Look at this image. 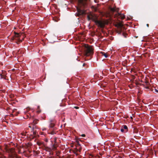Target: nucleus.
<instances>
[{"instance_id": "nucleus-1", "label": "nucleus", "mask_w": 158, "mask_h": 158, "mask_svg": "<svg viewBox=\"0 0 158 158\" xmlns=\"http://www.w3.org/2000/svg\"><path fill=\"white\" fill-rule=\"evenodd\" d=\"M4 149L8 153V157H7L2 154L0 153V158H18V156L14 148H10L8 146L6 145Z\"/></svg>"}, {"instance_id": "nucleus-2", "label": "nucleus", "mask_w": 158, "mask_h": 158, "mask_svg": "<svg viewBox=\"0 0 158 158\" xmlns=\"http://www.w3.org/2000/svg\"><path fill=\"white\" fill-rule=\"evenodd\" d=\"M94 49L92 46L86 45L85 46V55L86 56H90L93 54Z\"/></svg>"}, {"instance_id": "nucleus-3", "label": "nucleus", "mask_w": 158, "mask_h": 158, "mask_svg": "<svg viewBox=\"0 0 158 158\" xmlns=\"http://www.w3.org/2000/svg\"><path fill=\"white\" fill-rule=\"evenodd\" d=\"M94 22L97 26L101 28L104 27L105 25L108 23V21L107 20L104 19H96L94 20Z\"/></svg>"}, {"instance_id": "nucleus-4", "label": "nucleus", "mask_w": 158, "mask_h": 158, "mask_svg": "<svg viewBox=\"0 0 158 158\" xmlns=\"http://www.w3.org/2000/svg\"><path fill=\"white\" fill-rule=\"evenodd\" d=\"M23 35L22 34H19L18 33H15V37L16 38V40H17L19 42H22L23 39Z\"/></svg>"}, {"instance_id": "nucleus-5", "label": "nucleus", "mask_w": 158, "mask_h": 158, "mask_svg": "<svg viewBox=\"0 0 158 158\" xmlns=\"http://www.w3.org/2000/svg\"><path fill=\"white\" fill-rule=\"evenodd\" d=\"M32 132L33 133L30 135V138L31 139H33L35 137H37L38 136L36 131L34 130V126L32 127L31 132Z\"/></svg>"}, {"instance_id": "nucleus-6", "label": "nucleus", "mask_w": 158, "mask_h": 158, "mask_svg": "<svg viewBox=\"0 0 158 158\" xmlns=\"http://www.w3.org/2000/svg\"><path fill=\"white\" fill-rule=\"evenodd\" d=\"M87 0H78L79 6L80 7L82 6H85Z\"/></svg>"}, {"instance_id": "nucleus-7", "label": "nucleus", "mask_w": 158, "mask_h": 158, "mask_svg": "<svg viewBox=\"0 0 158 158\" xmlns=\"http://www.w3.org/2000/svg\"><path fill=\"white\" fill-rule=\"evenodd\" d=\"M76 150L77 151H79L80 152H81V149L82 148L81 146V144H80L79 142V141L77 140L76 141Z\"/></svg>"}, {"instance_id": "nucleus-8", "label": "nucleus", "mask_w": 158, "mask_h": 158, "mask_svg": "<svg viewBox=\"0 0 158 158\" xmlns=\"http://www.w3.org/2000/svg\"><path fill=\"white\" fill-rule=\"evenodd\" d=\"M43 149L44 150H45L46 151H47V152H50V155H53V153L51 152L52 151L50 148H49V147H47V146H45L44 145L43 147Z\"/></svg>"}, {"instance_id": "nucleus-9", "label": "nucleus", "mask_w": 158, "mask_h": 158, "mask_svg": "<svg viewBox=\"0 0 158 158\" xmlns=\"http://www.w3.org/2000/svg\"><path fill=\"white\" fill-rule=\"evenodd\" d=\"M57 147V143H54V144H53L52 143L51 144L50 148L52 151H54L56 150Z\"/></svg>"}, {"instance_id": "nucleus-10", "label": "nucleus", "mask_w": 158, "mask_h": 158, "mask_svg": "<svg viewBox=\"0 0 158 158\" xmlns=\"http://www.w3.org/2000/svg\"><path fill=\"white\" fill-rule=\"evenodd\" d=\"M77 10L80 15L83 14L85 13V11L84 10H81L78 8H77Z\"/></svg>"}, {"instance_id": "nucleus-11", "label": "nucleus", "mask_w": 158, "mask_h": 158, "mask_svg": "<svg viewBox=\"0 0 158 158\" xmlns=\"http://www.w3.org/2000/svg\"><path fill=\"white\" fill-rule=\"evenodd\" d=\"M50 125H49V127L50 128H53L55 124L53 123V121L52 120H50Z\"/></svg>"}, {"instance_id": "nucleus-12", "label": "nucleus", "mask_w": 158, "mask_h": 158, "mask_svg": "<svg viewBox=\"0 0 158 158\" xmlns=\"http://www.w3.org/2000/svg\"><path fill=\"white\" fill-rule=\"evenodd\" d=\"M118 14L119 18H120L121 19H123L125 18V16L124 15L119 13Z\"/></svg>"}, {"instance_id": "nucleus-13", "label": "nucleus", "mask_w": 158, "mask_h": 158, "mask_svg": "<svg viewBox=\"0 0 158 158\" xmlns=\"http://www.w3.org/2000/svg\"><path fill=\"white\" fill-rule=\"evenodd\" d=\"M38 121L39 120H38L35 119L33 121V123L32 124L34 125L37 124L38 123Z\"/></svg>"}, {"instance_id": "nucleus-14", "label": "nucleus", "mask_w": 158, "mask_h": 158, "mask_svg": "<svg viewBox=\"0 0 158 158\" xmlns=\"http://www.w3.org/2000/svg\"><path fill=\"white\" fill-rule=\"evenodd\" d=\"M26 132H21L20 134V135H21V137L22 138H23V136H25L26 135Z\"/></svg>"}, {"instance_id": "nucleus-15", "label": "nucleus", "mask_w": 158, "mask_h": 158, "mask_svg": "<svg viewBox=\"0 0 158 158\" xmlns=\"http://www.w3.org/2000/svg\"><path fill=\"white\" fill-rule=\"evenodd\" d=\"M101 53L103 55L105 58H107L108 56L107 55V54L105 53H104V52H101Z\"/></svg>"}, {"instance_id": "nucleus-16", "label": "nucleus", "mask_w": 158, "mask_h": 158, "mask_svg": "<svg viewBox=\"0 0 158 158\" xmlns=\"http://www.w3.org/2000/svg\"><path fill=\"white\" fill-rule=\"evenodd\" d=\"M123 129L127 130V131H126V132H127L128 131V128H127V126L125 125H124L123 126Z\"/></svg>"}, {"instance_id": "nucleus-17", "label": "nucleus", "mask_w": 158, "mask_h": 158, "mask_svg": "<svg viewBox=\"0 0 158 158\" xmlns=\"http://www.w3.org/2000/svg\"><path fill=\"white\" fill-rule=\"evenodd\" d=\"M2 73L3 74H3L2 73H0V75L1 76V77H2V76H3L5 75V73L4 72H5V70H2Z\"/></svg>"}, {"instance_id": "nucleus-18", "label": "nucleus", "mask_w": 158, "mask_h": 158, "mask_svg": "<svg viewBox=\"0 0 158 158\" xmlns=\"http://www.w3.org/2000/svg\"><path fill=\"white\" fill-rule=\"evenodd\" d=\"M37 144L39 146H41L43 144V143L40 142H37Z\"/></svg>"}, {"instance_id": "nucleus-19", "label": "nucleus", "mask_w": 158, "mask_h": 158, "mask_svg": "<svg viewBox=\"0 0 158 158\" xmlns=\"http://www.w3.org/2000/svg\"><path fill=\"white\" fill-rule=\"evenodd\" d=\"M135 70H130V72L131 73H132V72H134V73H135Z\"/></svg>"}, {"instance_id": "nucleus-20", "label": "nucleus", "mask_w": 158, "mask_h": 158, "mask_svg": "<svg viewBox=\"0 0 158 158\" xmlns=\"http://www.w3.org/2000/svg\"><path fill=\"white\" fill-rule=\"evenodd\" d=\"M56 139H57L55 137L54 138V142H55L54 143H57Z\"/></svg>"}, {"instance_id": "nucleus-21", "label": "nucleus", "mask_w": 158, "mask_h": 158, "mask_svg": "<svg viewBox=\"0 0 158 158\" xmlns=\"http://www.w3.org/2000/svg\"><path fill=\"white\" fill-rule=\"evenodd\" d=\"M135 78V77L134 75H132L131 78H132L133 79H134Z\"/></svg>"}, {"instance_id": "nucleus-22", "label": "nucleus", "mask_w": 158, "mask_h": 158, "mask_svg": "<svg viewBox=\"0 0 158 158\" xmlns=\"http://www.w3.org/2000/svg\"><path fill=\"white\" fill-rule=\"evenodd\" d=\"M31 115L30 114L29 115L28 114H27L26 115V116H27V118H26V119H27L28 118H29V116H30Z\"/></svg>"}, {"instance_id": "nucleus-23", "label": "nucleus", "mask_w": 158, "mask_h": 158, "mask_svg": "<svg viewBox=\"0 0 158 158\" xmlns=\"http://www.w3.org/2000/svg\"><path fill=\"white\" fill-rule=\"evenodd\" d=\"M111 10L113 11H114L115 10V9L114 8H112Z\"/></svg>"}, {"instance_id": "nucleus-24", "label": "nucleus", "mask_w": 158, "mask_h": 158, "mask_svg": "<svg viewBox=\"0 0 158 158\" xmlns=\"http://www.w3.org/2000/svg\"><path fill=\"white\" fill-rule=\"evenodd\" d=\"M145 83L147 84V85H148L149 84V82L148 81H145Z\"/></svg>"}, {"instance_id": "nucleus-25", "label": "nucleus", "mask_w": 158, "mask_h": 158, "mask_svg": "<svg viewBox=\"0 0 158 158\" xmlns=\"http://www.w3.org/2000/svg\"><path fill=\"white\" fill-rule=\"evenodd\" d=\"M118 25H119V26L120 27H122L123 26V25L121 23H119Z\"/></svg>"}, {"instance_id": "nucleus-26", "label": "nucleus", "mask_w": 158, "mask_h": 158, "mask_svg": "<svg viewBox=\"0 0 158 158\" xmlns=\"http://www.w3.org/2000/svg\"><path fill=\"white\" fill-rule=\"evenodd\" d=\"M121 132H124V129H123V128H121Z\"/></svg>"}, {"instance_id": "nucleus-27", "label": "nucleus", "mask_w": 158, "mask_h": 158, "mask_svg": "<svg viewBox=\"0 0 158 158\" xmlns=\"http://www.w3.org/2000/svg\"><path fill=\"white\" fill-rule=\"evenodd\" d=\"M110 72H111L112 73H113L114 72V70H111V69H110Z\"/></svg>"}, {"instance_id": "nucleus-28", "label": "nucleus", "mask_w": 158, "mask_h": 158, "mask_svg": "<svg viewBox=\"0 0 158 158\" xmlns=\"http://www.w3.org/2000/svg\"><path fill=\"white\" fill-rule=\"evenodd\" d=\"M155 91L156 92L158 93V90H157L156 89H155Z\"/></svg>"}, {"instance_id": "nucleus-29", "label": "nucleus", "mask_w": 158, "mask_h": 158, "mask_svg": "<svg viewBox=\"0 0 158 158\" xmlns=\"http://www.w3.org/2000/svg\"><path fill=\"white\" fill-rule=\"evenodd\" d=\"M74 108L76 109H78L79 108V107L77 106H75V107H74Z\"/></svg>"}, {"instance_id": "nucleus-30", "label": "nucleus", "mask_w": 158, "mask_h": 158, "mask_svg": "<svg viewBox=\"0 0 158 158\" xmlns=\"http://www.w3.org/2000/svg\"><path fill=\"white\" fill-rule=\"evenodd\" d=\"M81 136L83 137H84L85 136V134H82L81 135Z\"/></svg>"}, {"instance_id": "nucleus-31", "label": "nucleus", "mask_w": 158, "mask_h": 158, "mask_svg": "<svg viewBox=\"0 0 158 158\" xmlns=\"http://www.w3.org/2000/svg\"><path fill=\"white\" fill-rule=\"evenodd\" d=\"M138 131V130L137 129L135 130V132L137 133Z\"/></svg>"}, {"instance_id": "nucleus-32", "label": "nucleus", "mask_w": 158, "mask_h": 158, "mask_svg": "<svg viewBox=\"0 0 158 158\" xmlns=\"http://www.w3.org/2000/svg\"><path fill=\"white\" fill-rule=\"evenodd\" d=\"M130 81H131V83H133V81H134L132 79H131L130 80Z\"/></svg>"}, {"instance_id": "nucleus-33", "label": "nucleus", "mask_w": 158, "mask_h": 158, "mask_svg": "<svg viewBox=\"0 0 158 158\" xmlns=\"http://www.w3.org/2000/svg\"><path fill=\"white\" fill-rule=\"evenodd\" d=\"M10 116H13V114H10Z\"/></svg>"}, {"instance_id": "nucleus-34", "label": "nucleus", "mask_w": 158, "mask_h": 158, "mask_svg": "<svg viewBox=\"0 0 158 158\" xmlns=\"http://www.w3.org/2000/svg\"><path fill=\"white\" fill-rule=\"evenodd\" d=\"M39 108H40V106H38V107H37L38 109H39Z\"/></svg>"}, {"instance_id": "nucleus-35", "label": "nucleus", "mask_w": 158, "mask_h": 158, "mask_svg": "<svg viewBox=\"0 0 158 158\" xmlns=\"http://www.w3.org/2000/svg\"><path fill=\"white\" fill-rule=\"evenodd\" d=\"M135 84L136 85H138V83H136V82L135 83Z\"/></svg>"}, {"instance_id": "nucleus-36", "label": "nucleus", "mask_w": 158, "mask_h": 158, "mask_svg": "<svg viewBox=\"0 0 158 158\" xmlns=\"http://www.w3.org/2000/svg\"><path fill=\"white\" fill-rule=\"evenodd\" d=\"M85 64H83V66H85Z\"/></svg>"}, {"instance_id": "nucleus-37", "label": "nucleus", "mask_w": 158, "mask_h": 158, "mask_svg": "<svg viewBox=\"0 0 158 158\" xmlns=\"http://www.w3.org/2000/svg\"><path fill=\"white\" fill-rule=\"evenodd\" d=\"M147 27H148V24H147Z\"/></svg>"}, {"instance_id": "nucleus-38", "label": "nucleus", "mask_w": 158, "mask_h": 158, "mask_svg": "<svg viewBox=\"0 0 158 158\" xmlns=\"http://www.w3.org/2000/svg\"><path fill=\"white\" fill-rule=\"evenodd\" d=\"M29 127H30V128H31V126H29Z\"/></svg>"}, {"instance_id": "nucleus-39", "label": "nucleus", "mask_w": 158, "mask_h": 158, "mask_svg": "<svg viewBox=\"0 0 158 158\" xmlns=\"http://www.w3.org/2000/svg\"><path fill=\"white\" fill-rule=\"evenodd\" d=\"M15 70L13 69L12 70L13 71H14Z\"/></svg>"}, {"instance_id": "nucleus-40", "label": "nucleus", "mask_w": 158, "mask_h": 158, "mask_svg": "<svg viewBox=\"0 0 158 158\" xmlns=\"http://www.w3.org/2000/svg\"><path fill=\"white\" fill-rule=\"evenodd\" d=\"M102 73H103V71H102Z\"/></svg>"}, {"instance_id": "nucleus-41", "label": "nucleus", "mask_w": 158, "mask_h": 158, "mask_svg": "<svg viewBox=\"0 0 158 158\" xmlns=\"http://www.w3.org/2000/svg\"><path fill=\"white\" fill-rule=\"evenodd\" d=\"M51 134H53V133H51Z\"/></svg>"}, {"instance_id": "nucleus-42", "label": "nucleus", "mask_w": 158, "mask_h": 158, "mask_svg": "<svg viewBox=\"0 0 158 158\" xmlns=\"http://www.w3.org/2000/svg\"><path fill=\"white\" fill-rule=\"evenodd\" d=\"M148 88V87H147L146 88Z\"/></svg>"}]
</instances>
